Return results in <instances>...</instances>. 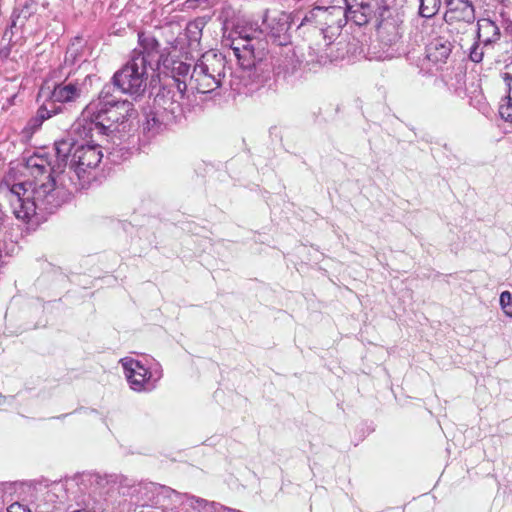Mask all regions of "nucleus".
<instances>
[{
	"mask_svg": "<svg viewBox=\"0 0 512 512\" xmlns=\"http://www.w3.org/2000/svg\"><path fill=\"white\" fill-rule=\"evenodd\" d=\"M330 49H331V52H329V53L327 52L325 56H323V55L320 56V58L318 59V62L320 64H326L327 61H333V60H337L338 58L344 57V52L334 55L333 51H332V47Z\"/></svg>",
	"mask_w": 512,
	"mask_h": 512,
	"instance_id": "nucleus-28",
	"label": "nucleus"
},
{
	"mask_svg": "<svg viewBox=\"0 0 512 512\" xmlns=\"http://www.w3.org/2000/svg\"><path fill=\"white\" fill-rule=\"evenodd\" d=\"M452 51V45L448 40L436 38L427 46V58L435 64L445 63Z\"/></svg>",
	"mask_w": 512,
	"mask_h": 512,
	"instance_id": "nucleus-17",
	"label": "nucleus"
},
{
	"mask_svg": "<svg viewBox=\"0 0 512 512\" xmlns=\"http://www.w3.org/2000/svg\"><path fill=\"white\" fill-rule=\"evenodd\" d=\"M131 389L137 392L149 391L155 388L161 378V370L150 371L140 361L125 357L120 360Z\"/></svg>",
	"mask_w": 512,
	"mask_h": 512,
	"instance_id": "nucleus-8",
	"label": "nucleus"
},
{
	"mask_svg": "<svg viewBox=\"0 0 512 512\" xmlns=\"http://www.w3.org/2000/svg\"><path fill=\"white\" fill-rule=\"evenodd\" d=\"M500 305L504 313L512 317V294L509 291H504L500 295Z\"/></svg>",
	"mask_w": 512,
	"mask_h": 512,
	"instance_id": "nucleus-26",
	"label": "nucleus"
},
{
	"mask_svg": "<svg viewBox=\"0 0 512 512\" xmlns=\"http://www.w3.org/2000/svg\"><path fill=\"white\" fill-rule=\"evenodd\" d=\"M224 77L225 58L213 51H208L195 63L189 85L198 93H210L222 85Z\"/></svg>",
	"mask_w": 512,
	"mask_h": 512,
	"instance_id": "nucleus-6",
	"label": "nucleus"
},
{
	"mask_svg": "<svg viewBox=\"0 0 512 512\" xmlns=\"http://www.w3.org/2000/svg\"><path fill=\"white\" fill-rule=\"evenodd\" d=\"M7 512H32V510L20 503H13L9 506Z\"/></svg>",
	"mask_w": 512,
	"mask_h": 512,
	"instance_id": "nucleus-30",
	"label": "nucleus"
},
{
	"mask_svg": "<svg viewBox=\"0 0 512 512\" xmlns=\"http://www.w3.org/2000/svg\"><path fill=\"white\" fill-rule=\"evenodd\" d=\"M446 12L444 20L451 31L471 27L475 21V8L470 0H445Z\"/></svg>",
	"mask_w": 512,
	"mask_h": 512,
	"instance_id": "nucleus-11",
	"label": "nucleus"
},
{
	"mask_svg": "<svg viewBox=\"0 0 512 512\" xmlns=\"http://www.w3.org/2000/svg\"><path fill=\"white\" fill-rule=\"evenodd\" d=\"M168 89H172V93L180 100H182L187 89V84L183 81H180L179 78H174L173 85Z\"/></svg>",
	"mask_w": 512,
	"mask_h": 512,
	"instance_id": "nucleus-27",
	"label": "nucleus"
},
{
	"mask_svg": "<svg viewBox=\"0 0 512 512\" xmlns=\"http://www.w3.org/2000/svg\"><path fill=\"white\" fill-rule=\"evenodd\" d=\"M344 25L345 20H343L341 16L334 15L330 18L328 24H322L320 26L326 45L332 46L334 44V40L339 36Z\"/></svg>",
	"mask_w": 512,
	"mask_h": 512,
	"instance_id": "nucleus-21",
	"label": "nucleus"
},
{
	"mask_svg": "<svg viewBox=\"0 0 512 512\" xmlns=\"http://www.w3.org/2000/svg\"><path fill=\"white\" fill-rule=\"evenodd\" d=\"M59 112H61L60 107H54L51 103H47L45 101L37 110L36 116L28 122V128L31 130L38 129L42 125L44 120L50 118L52 115H55Z\"/></svg>",
	"mask_w": 512,
	"mask_h": 512,
	"instance_id": "nucleus-22",
	"label": "nucleus"
},
{
	"mask_svg": "<svg viewBox=\"0 0 512 512\" xmlns=\"http://www.w3.org/2000/svg\"><path fill=\"white\" fill-rule=\"evenodd\" d=\"M381 20L377 27L379 39L385 45H394L403 35V19L398 12L385 9L381 13Z\"/></svg>",
	"mask_w": 512,
	"mask_h": 512,
	"instance_id": "nucleus-12",
	"label": "nucleus"
},
{
	"mask_svg": "<svg viewBox=\"0 0 512 512\" xmlns=\"http://www.w3.org/2000/svg\"><path fill=\"white\" fill-rule=\"evenodd\" d=\"M441 7V0H420L419 13L422 17H433Z\"/></svg>",
	"mask_w": 512,
	"mask_h": 512,
	"instance_id": "nucleus-23",
	"label": "nucleus"
},
{
	"mask_svg": "<svg viewBox=\"0 0 512 512\" xmlns=\"http://www.w3.org/2000/svg\"><path fill=\"white\" fill-rule=\"evenodd\" d=\"M358 2H361V0H358Z\"/></svg>",
	"mask_w": 512,
	"mask_h": 512,
	"instance_id": "nucleus-32",
	"label": "nucleus"
},
{
	"mask_svg": "<svg viewBox=\"0 0 512 512\" xmlns=\"http://www.w3.org/2000/svg\"><path fill=\"white\" fill-rule=\"evenodd\" d=\"M55 152L57 161L63 162L64 166L71 157L69 169L74 171L79 181H82V187L90 182L91 171L99 165L103 157L98 145L72 143L69 139L56 141Z\"/></svg>",
	"mask_w": 512,
	"mask_h": 512,
	"instance_id": "nucleus-4",
	"label": "nucleus"
},
{
	"mask_svg": "<svg viewBox=\"0 0 512 512\" xmlns=\"http://www.w3.org/2000/svg\"><path fill=\"white\" fill-rule=\"evenodd\" d=\"M264 32L278 46H286L290 41V16L285 12L265 13L263 18Z\"/></svg>",
	"mask_w": 512,
	"mask_h": 512,
	"instance_id": "nucleus-13",
	"label": "nucleus"
},
{
	"mask_svg": "<svg viewBox=\"0 0 512 512\" xmlns=\"http://www.w3.org/2000/svg\"><path fill=\"white\" fill-rule=\"evenodd\" d=\"M174 71L177 72L178 75H187L190 71V65L179 62L176 67L173 68Z\"/></svg>",
	"mask_w": 512,
	"mask_h": 512,
	"instance_id": "nucleus-31",
	"label": "nucleus"
},
{
	"mask_svg": "<svg viewBox=\"0 0 512 512\" xmlns=\"http://www.w3.org/2000/svg\"><path fill=\"white\" fill-rule=\"evenodd\" d=\"M499 114L502 119L512 123V100L509 101L508 98L502 99V102L499 106Z\"/></svg>",
	"mask_w": 512,
	"mask_h": 512,
	"instance_id": "nucleus-25",
	"label": "nucleus"
},
{
	"mask_svg": "<svg viewBox=\"0 0 512 512\" xmlns=\"http://www.w3.org/2000/svg\"><path fill=\"white\" fill-rule=\"evenodd\" d=\"M84 80L70 79L67 77L64 81L56 84L49 93L47 103H51L54 107H60L59 104L77 101L84 92Z\"/></svg>",
	"mask_w": 512,
	"mask_h": 512,
	"instance_id": "nucleus-14",
	"label": "nucleus"
},
{
	"mask_svg": "<svg viewBox=\"0 0 512 512\" xmlns=\"http://www.w3.org/2000/svg\"><path fill=\"white\" fill-rule=\"evenodd\" d=\"M500 29L495 22L488 18L477 21L475 41L469 49V59L480 63L484 57V47L492 46L500 40Z\"/></svg>",
	"mask_w": 512,
	"mask_h": 512,
	"instance_id": "nucleus-10",
	"label": "nucleus"
},
{
	"mask_svg": "<svg viewBox=\"0 0 512 512\" xmlns=\"http://www.w3.org/2000/svg\"><path fill=\"white\" fill-rule=\"evenodd\" d=\"M163 128V121L160 120L158 114L150 113L147 115L146 122L144 123V130L150 132L152 135L159 133Z\"/></svg>",
	"mask_w": 512,
	"mask_h": 512,
	"instance_id": "nucleus-24",
	"label": "nucleus"
},
{
	"mask_svg": "<svg viewBox=\"0 0 512 512\" xmlns=\"http://www.w3.org/2000/svg\"><path fill=\"white\" fill-rule=\"evenodd\" d=\"M346 9H342L341 18L347 21H353L357 25L366 24L374 13V7L369 0H345Z\"/></svg>",
	"mask_w": 512,
	"mask_h": 512,
	"instance_id": "nucleus-16",
	"label": "nucleus"
},
{
	"mask_svg": "<svg viewBox=\"0 0 512 512\" xmlns=\"http://www.w3.org/2000/svg\"><path fill=\"white\" fill-rule=\"evenodd\" d=\"M62 163L58 161L55 169L42 156L28 158L27 169L34 179L14 184L8 195L12 212L17 219L28 222L40 214L52 213L62 204L61 191L53 176L60 170Z\"/></svg>",
	"mask_w": 512,
	"mask_h": 512,
	"instance_id": "nucleus-1",
	"label": "nucleus"
},
{
	"mask_svg": "<svg viewBox=\"0 0 512 512\" xmlns=\"http://www.w3.org/2000/svg\"><path fill=\"white\" fill-rule=\"evenodd\" d=\"M71 501L68 512H106L112 508L111 486L105 478L83 473L70 483Z\"/></svg>",
	"mask_w": 512,
	"mask_h": 512,
	"instance_id": "nucleus-3",
	"label": "nucleus"
},
{
	"mask_svg": "<svg viewBox=\"0 0 512 512\" xmlns=\"http://www.w3.org/2000/svg\"><path fill=\"white\" fill-rule=\"evenodd\" d=\"M234 33L239 39L245 41L242 48L234 46V54L238 58L240 65L247 70L253 71V75L259 77L263 75V80L270 75L269 64L263 61V49H256L252 41L260 39L264 29L257 23L250 20H241L234 28Z\"/></svg>",
	"mask_w": 512,
	"mask_h": 512,
	"instance_id": "nucleus-5",
	"label": "nucleus"
},
{
	"mask_svg": "<svg viewBox=\"0 0 512 512\" xmlns=\"http://www.w3.org/2000/svg\"><path fill=\"white\" fill-rule=\"evenodd\" d=\"M502 78L507 86V95L505 98H508L509 101H512V74L504 73Z\"/></svg>",
	"mask_w": 512,
	"mask_h": 512,
	"instance_id": "nucleus-29",
	"label": "nucleus"
},
{
	"mask_svg": "<svg viewBox=\"0 0 512 512\" xmlns=\"http://www.w3.org/2000/svg\"><path fill=\"white\" fill-rule=\"evenodd\" d=\"M73 479L66 481V484H54L43 491L35 504L36 512H68L71 501L70 483Z\"/></svg>",
	"mask_w": 512,
	"mask_h": 512,
	"instance_id": "nucleus-9",
	"label": "nucleus"
},
{
	"mask_svg": "<svg viewBox=\"0 0 512 512\" xmlns=\"http://www.w3.org/2000/svg\"><path fill=\"white\" fill-rule=\"evenodd\" d=\"M155 105L174 116L181 111V100L172 93V89L163 88L155 99Z\"/></svg>",
	"mask_w": 512,
	"mask_h": 512,
	"instance_id": "nucleus-19",
	"label": "nucleus"
},
{
	"mask_svg": "<svg viewBox=\"0 0 512 512\" xmlns=\"http://www.w3.org/2000/svg\"><path fill=\"white\" fill-rule=\"evenodd\" d=\"M111 86H105L99 96L98 103H90L83 111L82 121L86 136L93 137L97 134H107L113 131V126L117 123H124L133 117L135 110L133 104L127 100L117 101L110 95ZM82 126L81 121L77 127Z\"/></svg>",
	"mask_w": 512,
	"mask_h": 512,
	"instance_id": "nucleus-2",
	"label": "nucleus"
},
{
	"mask_svg": "<svg viewBox=\"0 0 512 512\" xmlns=\"http://www.w3.org/2000/svg\"><path fill=\"white\" fill-rule=\"evenodd\" d=\"M142 57L145 60V66L152 67L155 63L157 66L160 64L162 53L160 44L157 39L145 32L138 34V47L132 51L131 57Z\"/></svg>",
	"mask_w": 512,
	"mask_h": 512,
	"instance_id": "nucleus-15",
	"label": "nucleus"
},
{
	"mask_svg": "<svg viewBox=\"0 0 512 512\" xmlns=\"http://www.w3.org/2000/svg\"><path fill=\"white\" fill-rule=\"evenodd\" d=\"M204 22L202 19H196L187 24L184 33L178 38L179 42L187 40V46L191 49L198 48L202 37Z\"/></svg>",
	"mask_w": 512,
	"mask_h": 512,
	"instance_id": "nucleus-20",
	"label": "nucleus"
},
{
	"mask_svg": "<svg viewBox=\"0 0 512 512\" xmlns=\"http://www.w3.org/2000/svg\"><path fill=\"white\" fill-rule=\"evenodd\" d=\"M113 84L121 92L138 97L147 87V67L142 57H130L129 61L113 76Z\"/></svg>",
	"mask_w": 512,
	"mask_h": 512,
	"instance_id": "nucleus-7",
	"label": "nucleus"
},
{
	"mask_svg": "<svg viewBox=\"0 0 512 512\" xmlns=\"http://www.w3.org/2000/svg\"><path fill=\"white\" fill-rule=\"evenodd\" d=\"M334 15L341 16L342 8L341 7H330V8L315 7L314 9L309 11L304 16L300 25H305L308 23H315V24L321 26L322 24H328V21Z\"/></svg>",
	"mask_w": 512,
	"mask_h": 512,
	"instance_id": "nucleus-18",
	"label": "nucleus"
}]
</instances>
